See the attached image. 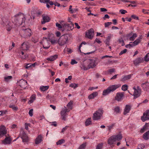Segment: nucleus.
I'll use <instances>...</instances> for the list:
<instances>
[{
	"label": "nucleus",
	"mask_w": 149,
	"mask_h": 149,
	"mask_svg": "<svg viewBox=\"0 0 149 149\" xmlns=\"http://www.w3.org/2000/svg\"><path fill=\"white\" fill-rule=\"evenodd\" d=\"M12 20L13 22L15 24L20 25L25 22L26 18L23 13H19L12 18Z\"/></svg>",
	"instance_id": "nucleus-1"
},
{
	"label": "nucleus",
	"mask_w": 149,
	"mask_h": 149,
	"mask_svg": "<svg viewBox=\"0 0 149 149\" xmlns=\"http://www.w3.org/2000/svg\"><path fill=\"white\" fill-rule=\"evenodd\" d=\"M121 85L120 84L114 85L110 86L104 90L103 92V95H106L110 93L111 92L114 91L118 88L120 87Z\"/></svg>",
	"instance_id": "nucleus-2"
},
{
	"label": "nucleus",
	"mask_w": 149,
	"mask_h": 149,
	"mask_svg": "<svg viewBox=\"0 0 149 149\" xmlns=\"http://www.w3.org/2000/svg\"><path fill=\"white\" fill-rule=\"evenodd\" d=\"M122 139V136L120 134L113 135L108 139V143L110 145H111L115 143L116 141L121 140Z\"/></svg>",
	"instance_id": "nucleus-3"
},
{
	"label": "nucleus",
	"mask_w": 149,
	"mask_h": 149,
	"mask_svg": "<svg viewBox=\"0 0 149 149\" xmlns=\"http://www.w3.org/2000/svg\"><path fill=\"white\" fill-rule=\"evenodd\" d=\"M2 24L4 26H6L7 30L8 31H10L12 28L11 24L9 21L8 17H4L2 18Z\"/></svg>",
	"instance_id": "nucleus-4"
},
{
	"label": "nucleus",
	"mask_w": 149,
	"mask_h": 149,
	"mask_svg": "<svg viewBox=\"0 0 149 149\" xmlns=\"http://www.w3.org/2000/svg\"><path fill=\"white\" fill-rule=\"evenodd\" d=\"M103 110L102 109H100L96 111L93 114L92 117L93 120H97L100 119L103 113Z\"/></svg>",
	"instance_id": "nucleus-5"
},
{
	"label": "nucleus",
	"mask_w": 149,
	"mask_h": 149,
	"mask_svg": "<svg viewBox=\"0 0 149 149\" xmlns=\"http://www.w3.org/2000/svg\"><path fill=\"white\" fill-rule=\"evenodd\" d=\"M68 42V37L65 35L61 36L57 41V42L60 46H63Z\"/></svg>",
	"instance_id": "nucleus-6"
},
{
	"label": "nucleus",
	"mask_w": 149,
	"mask_h": 149,
	"mask_svg": "<svg viewBox=\"0 0 149 149\" xmlns=\"http://www.w3.org/2000/svg\"><path fill=\"white\" fill-rule=\"evenodd\" d=\"M133 88L134 91L133 95L134 97V99H135L139 97L140 96L141 94V90L139 86H134Z\"/></svg>",
	"instance_id": "nucleus-7"
},
{
	"label": "nucleus",
	"mask_w": 149,
	"mask_h": 149,
	"mask_svg": "<svg viewBox=\"0 0 149 149\" xmlns=\"http://www.w3.org/2000/svg\"><path fill=\"white\" fill-rule=\"evenodd\" d=\"M69 112V109H67L66 107H64L62 109V110L60 114L61 116V119L62 120H65L67 116V114L66 112Z\"/></svg>",
	"instance_id": "nucleus-8"
},
{
	"label": "nucleus",
	"mask_w": 149,
	"mask_h": 149,
	"mask_svg": "<svg viewBox=\"0 0 149 149\" xmlns=\"http://www.w3.org/2000/svg\"><path fill=\"white\" fill-rule=\"evenodd\" d=\"M21 32L22 33V36L25 38H28L31 35V30L29 29H24L22 28Z\"/></svg>",
	"instance_id": "nucleus-9"
},
{
	"label": "nucleus",
	"mask_w": 149,
	"mask_h": 149,
	"mask_svg": "<svg viewBox=\"0 0 149 149\" xmlns=\"http://www.w3.org/2000/svg\"><path fill=\"white\" fill-rule=\"evenodd\" d=\"M19 135L22 140L23 142L26 143L29 141L28 137L24 131L23 130L21 131Z\"/></svg>",
	"instance_id": "nucleus-10"
},
{
	"label": "nucleus",
	"mask_w": 149,
	"mask_h": 149,
	"mask_svg": "<svg viewBox=\"0 0 149 149\" xmlns=\"http://www.w3.org/2000/svg\"><path fill=\"white\" fill-rule=\"evenodd\" d=\"M94 34V30L93 29H91L88 30L86 33V37L90 39H92L93 37Z\"/></svg>",
	"instance_id": "nucleus-11"
},
{
	"label": "nucleus",
	"mask_w": 149,
	"mask_h": 149,
	"mask_svg": "<svg viewBox=\"0 0 149 149\" xmlns=\"http://www.w3.org/2000/svg\"><path fill=\"white\" fill-rule=\"evenodd\" d=\"M42 42L43 48L47 49L50 47V44L47 38H43Z\"/></svg>",
	"instance_id": "nucleus-12"
},
{
	"label": "nucleus",
	"mask_w": 149,
	"mask_h": 149,
	"mask_svg": "<svg viewBox=\"0 0 149 149\" xmlns=\"http://www.w3.org/2000/svg\"><path fill=\"white\" fill-rule=\"evenodd\" d=\"M124 97V93L119 92L117 93L115 99L118 102L121 101Z\"/></svg>",
	"instance_id": "nucleus-13"
},
{
	"label": "nucleus",
	"mask_w": 149,
	"mask_h": 149,
	"mask_svg": "<svg viewBox=\"0 0 149 149\" xmlns=\"http://www.w3.org/2000/svg\"><path fill=\"white\" fill-rule=\"evenodd\" d=\"M142 38V36H140L136 40L133 42H131V47L135 46L140 43Z\"/></svg>",
	"instance_id": "nucleus-14"
},
{
	"label": "nucleus",
	"mask_w": 149,
	"mask_h": 149,
	"mask_svg": "<svg viewBox=\"0 0 149 149\" xmlns=\"http://www.w3.org/2000/svg\"><path fill=\"white\" fill-rule=\"evenodd\" d=\"M141 119L143 122L149 120V110L143 113V116L141 117Z\"/></svg>",
	"instance_id": "nucleus-15"
},
{
	"label": "nucleus",
	"mask_w": 149,
	"mask_h": 149,
	"mask_svg": "<svg viewBox=\"0 0 149 149\" xmlns=\"http://www.w3.org/2000/svg\"><path fill=\"white\" fill-rule=\"evenodd\" d=\"M7 133V130L5 126L1 125L0 126V136L3 137Z\"/></svg>",
	"instance_id": "nucleus-16"
},
{
	"label": "nucleus",
	"mask_w": 149,
	"mask_h": 149,
	"mask_svg": "<svg viewBox=\"0 0 149 149\" xmlns=\"http://www.w3.org/2000/svg\"><path fill=\"white\" fill-rule=\"evenodd\" d=\"M97 64L96 61L95 60H91L89 64L88 65V68H93Z\"/></svg>",
	"instance_id": "nucleus-17"
},
{
	"label": "nucleus",
	"mask_w": 149,
	"mask_h": 149,
	"mask_svg": "<svg viewBox=\"0 0 149 149\" xmlns=\"http://www.w3.org/2000/svg\"><path fill=\"white\" fill-rule=\"evenodd\" d=\"M12 139L10 137H6L4 140L2 141V143L4 144H9L11 143Z\"/></svg>",
	"instance_id": "nucleus-18"
},
{
	"label": "nucleus",
	"mask_w": 149,
	"mask_h": 149,
	"mask_svg": "<svg viewBox=\"0 0 149 149\" xmlns=\"http://www.w3.org/2000/svg\"><path fill=\"white\" fill-rule=\"evenodd\" d=\"M144 61V59L143 58H136L134 61V63L136 65L140 63L143 62Z\"/></svg>",
	"instance_id": "nucleus-19"
},
{
	"label": "nucleus",
	"mask_w": 149,
	"mask_h": 149,
	"mask_svg": "<svg viewBox=\"0 0 149 149\" xmlns=\"http://www.w3.org/2000/svg\"><path fill=\"white\" fill-rule=\"evenodd\" d=\"M42 19L43 20L41 21V23L42 24H45L46 22H49L50 20V19L49 17L47 15H42Z\"/></svg>",
	"instance_id": "nucleus-20"
},
{
	"label": "nucleus",
	"mask_w": 149,
	"mask_h": 149,
	"mask_svg": "<svg viewBox=\"0 0 149 149\" xmlns=\"http://www.w3.org/2000/svg\"><path fill=\"white\" fill-rule=\"evenodd\" d=\"M21 48L23 50H26L29 48V44L27 42H24L22 45Z\"/></svg>",
	"instance_id": "nucleus-21"
},
{
	"label": "nucleus",
	"mask_w": 149,
	"mask_h": 149,
	"mask_svg": "<svg viewBox=\"0 0 149 149\" xmlns=\"http://www.w3.org/2000/svg\"><path fill=\"white\" fill-rule=\"evenodd\" d=\"M98 95V93L96 92H93L92 93L90 94L88 97V98L89 99H91L94 98L96 97Z\"/></svg>",
	"instance_id": "nucleus-22"
},
{
	"label": "nucleus",
	"mask_w": 149,
	"mask_h": 149,
	"mask_svg": "<svg viewBox=\"0 0 149 149\" xmlns=\"http://www.w3.org/2000/svg\"><path fill=\"white\" fill-rule=\"evenodd\" d=\"M115 71V69L114 68H111L109 69L107 71L103 72L104 74H111L112 73Z\"/></svg>",
	"instance_id": "nucleus-23"
},
{
	"label": "nucleus",
	"mask_w": 149,
	"mask_h": 149,
	"mask_svg": "<svg viewBox=\"0 0 149 149\" xmlns=\"http://www.w3.org/2000/svg\"><path fill=\"white\" fill-rule=\"evenodd\" d=\"M42 136L39 135L36 138L35 140V143L36 144H38L42 141Z\"/></svg>",
	"instance_id": "nucleus-24"
},
{
	"label": "nucleus",
	"mask_w": 149,
	"mask_h": 149,
	"mask_svg": "<svg viewBox=\"0 0 149 149\" xmlns=\"http://www.w3.org/2000/svg\"><path fill=\"white\" fill-rule=\"evenodd\" d=\"M57 57L58 55H54L47 58L46 59L49 61H53L56 60Z\"/></svg>",
	"instance_id": "nucleus-25"
},
{
	"label": "nucleus",
	"mask_w": 149,
	"mask_h": 149,
	"mask_svg": "<svg viewBox=\"0 0 149 149\" xmlns=\"http://www.w3.org/2000/svg\"><path fill=\"white\" fill-rule=\"evenodd\" d=\"M74 29V24L72 22H71V23L67 24V31H69L72 30Z\"/></svg>",
	"instance_id": "nucleus-26"
},
{
	"label": "nucleus",
	"mask_w": 149,
	"mask_h": 149,
	"mask_svg": "<svg viewBox=\"0 0 149 149\" xmlns=\"http://www.w3.org/2000/svg\"><path fill=\"white\" fill-rule=\"evenodd\" d=\"M130 109V107L129 105H126L124 110V114L126 115L129 112Z\"/></svg>",
	"instance_id": "nucleus-27"
},
{
	"label": "nucleus",
	"mask_w": 149,
	"mask_h": 149,
	"mask_svg": "<svg viewBox=\"0 0 149 149\" xmlns=\"http://www.w3.org/2000/svg\"><path fill=\"white\" fill-rule=\"evenodd\" d=\"M73 103V101L71 100L67 105V109H69V111L72 109V105Z\"/></svg>",
	"instance_id": "nucleus-28"
},
{
	"label": "nucleus",
	"mask_w": 149,
	"mask_h": 149,
	"mask_svg": "<svg viewBox=\"0 0 149 149\" xmlns=\"http://www.w3.org/2000/svg\"><path fill=\"white\" fill-rule=\"evenodd\" d=\"M36 95H33L30 97V100L29 101L28 103L29 104H31L33 102L34 100L36 99Z\"/></svg>",
	"instance_id": "nucleus-29"
},
{
	"label": "nucleus",
	"mask_w": 149,
	"mask_h": 149,
	"mask_svg": "<svg viewBox=\"0 0 149 149\" xmlns=\"http://www.w3.org/2000/svg\"><path fill=\"white\" fill-rule=\"evenodd\" d=\"M9 107L11 108L14 111H17L18 110V108L17 106H15L12 104H10L9 105Z\"/></svg>",
	"instance_id": "nucleus-30"
},
{
	"label": "nucleus",
	"mask_w": 149,
	"mask_h": 149,
	"mask_svg": "<svg viewBox=\"0 0 149 149\" xmlns=\"http://www.w3.org/2000/svg\"><path fill=\"white\" fill-rule=\"evenodd\" d=\"M143 137L146 140H148L149 139V130L144 134Z\"/></svg>",
	"instance_id": "nucleus-31"
},
{
	"label": "nucleus",
	"mask_w": 149,
	"mask_h": 149,
	"mask_svg": "<svg viewBox=\"0 0 149 149\" xmlns=\"http://www.w3.org/2000/svg\"><path fill=\"white\" fill-rule=\"evenodd\" d=\"M141 86L143 88V89L145 90H147V88L149 86L147 82L144 83H142L141 84Z\"/></svg>",
	"instance_id": "nucleus-32"
},
{
	"label": "nucleus",
	"mask_w": 149,
	"mask_h": 149,
	"mask_svg": "<svg viewBox=\"0 0 149 149\" xmlns=\"http://www.w3.org/2000/svg\"><path fill=\"white\" fill-rule=\"evenodd\" d=\"M130 75L124 76L121 79V81H122L125 82L127 80L129 79H130Z\"/></svg>",
	"instance_id": "nucleus-33"
},
{
	"label": "nucleus",
	"mask_w": 149,
	"mask_h": 149,
	"mask_svg": "<svg viewBox=\"0 0 149 149\" xmlns=\"http://www.w3.org/2000/svg\"><path fill=\"white\" fill-rule=\"evenodd\" d=\"M133 19L139 21V17L135 15H131V21Z\"/></svg>",
	"instance_id": "nucleus-34"
},
{
	"label": "nucleus",
	"mask_w": 149,
	"mask_h": 149,
	"mask_svg": "<svg viewBox=\"0 0 149 149\" xmlns=\"http://www.w3.org/2000/svg\"><path fill=\"white\" fill-rule=\"evenodd\" d=\"M131 41H133L137 37V35L136 33H133L131 32Z\"/></svg>",
	"instance_id": "nucleus-35"
},
{
	"label": "nucleus",
	"mask_w": 149,
	"mask_h": 149,
	"mask_svg": "<svg viewBox=\"0 0 149 149\" xmlns=\"http://www.w3.org/2000/svg\"><path fill=\"white\" fill-rule=\"evenodd\" d=\"M27 84V82L24 81H21L20 82V86L21 88H25V86H24V85H26Z\"/></svg>",
	"instance_id": "nucleus-36"
},
{
	"label": "nucleus",
	"mask_w": 149,
	"mask_h": 149,
	"mask_svg": "<svg viewBox=\"0 0 149 149\" xmlns=\"http://www.w3.org/2000/svg\"><path fill=\"white\" fill-rule=\"evenodd\" d=\"M91 118H89L87 119L85 122V125L87 126L90 125L91 123Z\"/></svg>",
	"instance_id": "nucleus-37"
},
{
	"label": "nucleus",
	"mask_w": 149,
	"mask_h": 149,
	"mask_svg": "<svg viewBox=\"0 0 149 149\" xmlns=\"http://www.w3.org/2000/svg\"><path fill=\"white\" fill-rule=\"evenodd\" d=\"M48 86H42L40 88V89L42 91H45L47 90L49 88Z\"/></svg>",
	"instance_id": "nucleus-38"
},
{
	"label": "nucleus",
	"mask_w": 149,
	"mask_h": 149,
	"mask_svg": "<svg viewBox=\"0 0 149 149\" xmlns=\"http://www.w3.org/2000/svg\"><path fill=\"white\" fill-rule=\"evenodd\" d=\"M62 28L63 29V31L64 30H67V24L66 23H64L62 24Z\"/></svg>",
	"instance_id": "nucleus-39"
},
{
	"label": "nucleus",
	"mask_w": 149,
	"mask_h": 149,
	"mask_svg": "<svg viewBox=\"0 0 149 149\" xmlns=\"http://www.w3.org/2000/svg\"><path fill=\"white\" fill-rule=\"evenodd\" d=\"M137 5V4L135 1H131V7H133L132 8H134V7H136Z\"/></svg>",
	"instance_id": "nucleus-40"
},
{
	"label": "nucleus",
	"mask_w": 149,
	"mask_h": 149,
	"mask_svg": "<svg viewBox=\"0 0 149 149\" xmlns=\"http://www.w3.org/2000/svg\"><path fill=\"white\" fill-rule=\"evenodd\" d=\"M65 142L64 140L61 139L59 140L56 143L57 145H61Z\"/></svg>",
	"instance_id": "nucleus-41"
},
{
	"label": "nucleus",
	"mask_w": 149,
	"mask_h": 149,
	"mask_svg": "<svg viewBox=\"0 0 149 149\" xmlns=\"http://www.w3.org/2000/svg\"><path fill=\"white\" fill-rule=\"evenodd\" d=\"M69 86L74 89L78 87V85L75 83H72Z\"/></svg>",
	"instance_id": "nucleus-42"
},
{
	"label": "nucleus",
	"mask_w": 149,
	"mask_h": 149,
	"mask_svg": "<svg viewBox=\"0 0 149 149\" xmlns=\"http://www.w3.org/2000/svg\"><path fill=\"white\" fill-rule=\"evenodd\" d=\"M12 76H9L7 77H4L5 81H8L9 80L12 78Z\"/></svg>",
	"instance_id": "nucleus-43"
},
{
	"label": "nucleus",
	"mask_w": 149,
	"mask_h": 149,
	"mask_svg": "<svg viewBox=\"0 0 149 149\" xmlns=\"http://www.w3.org/2000/svg\"><path fill=\"white\" fill-rule=\"evenodd\" d=\"M144 59L146 61H149V52L144 57Z\"/></svg>",
	"instance_id": "nucleus-44"
},
{
	"label": "nucleus",
	"mask_w": 149,
	"mask_h": 149,
	"mask_svg": "<svg viewBox=\"0 0 149 149\" xmlns=\"http://www.w3.org/2000/svg\"><path fill=\"white\" fill-rule=\"evenodd\" d=\"M50 41L51 42L52 45H54L58 43L57 41L54 39H50Z\"/></svg>",
	"instance_id": "nucleus-45"
},
{
	"label": "nucleus",
	"mask_w": 149,
	"mask_h": 149,
	"mask_svg": "<svg viewBox=\"0 0 149 149\" xmlns=\"http://www.w3.org/2000/svg\"><path fill=\"white\" fill-rule=\"evenodd\" d=\"M121 88L122 90L124 91H126L128 88L127 85H123Z\"/></svg>",
	"instance_id": "nucleus-46"
},
{
	"label": "nucleus",
	"mask_w": 149,
	"mask_h": 149,
	"mask_svg": "<svg viewBox=\"0 0 149 149\" xmlns=\"http://www.w3.org/2000/svg\"><path fill=\"white\" fill-rule=\"evenodd\" d=\"M81 68L85 70H87L88 69H89V68H88V67H87L84 64H82L81 65Z\"/></svg>",
	"instance_id": "nucleus-47"
},
{
	"label": "nucleus",
	"mask_w": 149,
	"mask_h": 149,
	"mask_svg": "<svg viewBox=\"0 0 149 149\" xmlns=\"http://www.w3.org/2000/svg\"><path fill=\"white\" fill-rule=\"evenodd\" d=\"M86 146V143H83L81 145L79 148V149H84Z\"/></svg>",
	"instance_id": "nucleus-48"
},
{
	"label": "nucleus",
	"mask_w": 149,
	"mask_h": 149,
	"mask_svg": "<svg viewBox=\"0 0 149 149\" xmlns=\"http://www.w3.org/2000/svg\"><path fill=\"white\" fill-rule=\"evenodd\" d=\"M56 26L58 28V29L62 28V25L58 22L56 23Z\"/></svg>",
	"instance_id": "nucleus-49"
},
{
	"label": "nucleus",
	"mask_w": 149,
	"mask_h": 149,
	"mask_svg": "<svg viewBox=\"0 0 149 149\" xmlns=\"http://www.w3.org/2000/svg\"><path fill=\"white\" fill-rule=\"evenodd\" d=\"M119 42L120 43H121L122 46H123L125 45V44L124 42V41L122 38H120L118 40Z\"/></svg>",
	"instance_id": "nucleus-50"
},
{
	"label": "nucleus",
	"mask_w": 149,
	"mask_h": 149,
	"mask_svg": "<svg viewBox=\"0 0 149 149\" xmlns=\"http://www.w3.org/2000/svg\"><path fill=\"white\" fill-rule=\"evenodd\" d=\"M114 111L116 113H119L120 111V108L119 107H117L114 109Z\"/></svg>",
	"instance_id": "nucleus-51"
},
{
	"label": "nucleus",
	"mask_w": 149,
	"mask_h": 149,
	"mask_svg": "<svg viewBox=\"0 0 149 149\" xmlns=\"http://www.w3.org/2000/svg\"><path fill=\"white\" fill-rule=\"evenodd\" d=\"M145 147V145L143 144H140L138 145V149H142L144 148Z\"/></svg>",
	"instance_id": "nucleus-52"
},
{
	"label": "nucleus",
	"mask_w": 149,
	"mask_h": 149,
	"mask_svg": "<svg viewBox=\"0 0 149 149\" xmlns=\"http://www.w3.org/2000/svg\"><path fill=\"white\" fill-rule=\"evenodd\" d=\"M35 65V63H34L33 64H32L30 65V64H27L25 68L26 69H28L29 68L31 67L32 66H34Z\"/></svg>",
	"instance_id": "nucleus-53"
},
{
	"label": "nucleus",
	"mask_w": 149,
	"mask_h": 149,
	"mask_svg": "<svg viewBox=\"0 0 149 149\" xmlns=\"http://www.w3.org/2000/svg\"><path fill=\"white\" fill-rule=\"evenodd\" d=\"M103 144V143L98 144L96 147V149H102V147Z\"/></svg>",
	"instance_id": "nucleus-54"
},
{
	"label": "nucleus",
	"mask_w": 149,
	"mask_h": 149,
	"mask_svg": "<svg viewBox=\"0 0 149 149\" xmlns=\"http://www.w3.org/2000/svg\"><path fill=\"white\" fill-rule=\"evenodd\" d=\"M146 124H147V123H146L143 126V127L141 130L140 132L141 133L145 131L146 129Z\"/></svg>",
	"instance_id": "nucleus-55"
},
{
	"label": "nucleus",
	"mask_w": 149,
	"mask_h": 149,
	"mask_svg": "<svg viewBox=\"0 0 149 149\" xmlns=\"http://www.w3.org/2000/svg\"><path fill=\"white\" fill-rule=\"evenodd\" d=\"M114 0L116 1H119L120 2H123L124 3H128V2H130V1H127V0Z\"/></svg>",
	"instance_id": "nucleus-56"
},
{
	"label": "nucleus",
	"mask_w": 149,
	"mask_h": 149,
	"mask_svg": "<svg viewBox=\"0 0 149 149\" xmlns=\"http://www.w3.org/2000/svg\"><path fill=\"white\" fill-rule=\"evenodd\" d=\"M127 51V49H125L123 50L120 52L119 54V55H121L124 54H125L126 52Z\"/></svg>",
	"instance_id": "nucleus-57"
},
{
	"label": "nucleus",
	"mask_w": 149,
	"mask_h": 149,
	"mask_svg": "<svg viewBox=\"0 0 149 149\" xmlns=\"http://www.w3.org/2000/svg\"><path fill=\"white\" fill-rule=\"evenodd\" d=\"M112 23L111 22H107L105 23L104 24L105 27H108L109 26L112 24Z\"/></svg>",
	"instance_id": "nucleus-58"
},
{
	"label": "nucleus",
	"mask_w": 149,
	"mask_h": 149,
	"mask_svg": "<svg viewBox=\"0 0 149 149\" xmlns=\"http://www.w3.org/2000/svg\"><path fill=\"white\" fill-rule=\"evenodd\" d=\"M77 63V62L74 59H72L70 63L71 65H74Z\"/></svg>",
	"instance_id": "nucleus-59"
},
{
	"label": "nucleus",
	"mask_w": 149,
	"mask_h": 149,
	"mask_svg": "<svg viewBox=\"0 0 149 149\" xmlns=\"http://www.w3.org/2000/svg\"><path fill=\"white\" fill-rule=\"evenodd\" d=\"M54 5H55V6H57L58 7H59L60 6L61 7V8H62V7H65V6H64L63 5L60 6V4H59L58 3H54Z\"/></svg>",
	"instance_id": "nucleus-60"
},
{
	"label": "nucleus",
	"mask_w": 149,
	"mask_h": 149,
	"mask_svg": "<svg viewBox=\"0 0 149 149\" xmlns=\"http://www.w3.org/2000/svg\"><path fill=\"white\" fill-rule=\"evenodd\" d=\"M33 109H31V110H30L29 111V114L30 116L31 117L33 116Z\"/></svg>",
	"instance_id": "nucleus-61"
},
{
	"label": "nucleus",
	"mask_w": 149,
	"mask_h": 149,
	"mask_svg": "<svg viewBox=\"0 0 149 149\" xmlns=\"http://www.w3.org/2000/svg\"><path fill=\"white\" fill-rule=\"evenodd\" d=\"M114 126V124H112V125L108 126L107 127H108V130L110 131L111 129L113 128Z\"/></svg>",
	"instance_id": "nucleus-62"
},
{
	"label": "nucleus",
	"mask_w": 149,
	"mask_h": 149,
	"mask_svg": "<svg viewBox=\"0 0 149 149\" xmlns=\"http://www.w3.org/2000/svg\"><path fill=\"white\" fill-rule=\"evenodd\" d=\"M50 0H39L40 2V3H47Z\"/></svg>",
	"instance_id": "nucleus-63"
},
{
	"label": "nucleus",
	"mask_w": 149,
	"mask_h": 149,
	"mask_svg": "<svg viewBox=\"0 0 149 149\" xmlns=\"http://www.w3.org/2000/svg\"><path fill=\"white\" fill-rule=\"evenodd\" d=\"M68 127V126H66L65 127H63L62 130L61 132H64L65 130H67Z\"/></svg>",
	"instance_id": "nucleus-64"
}]
</instances>
